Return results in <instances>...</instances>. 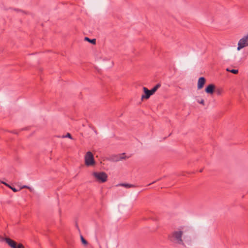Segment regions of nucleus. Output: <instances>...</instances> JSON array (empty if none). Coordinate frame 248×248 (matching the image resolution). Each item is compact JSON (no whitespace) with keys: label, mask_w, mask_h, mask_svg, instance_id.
<instances>
[{"label":"nucleus","mask_w":248,"mask_h":248,"mask_svg":"<svg viewBox=\"0 0 248 248\" xmlns=\"http://www.w3.org/2000/svg\"><path fill=\"white\" fill-rule=\"evenodd\" d=\"M92 175L94 178L95 181L99 183H105L108 179V175L106 173L103 171L93 172Z\"/></svg>","instance_id":"1"},{"label":"nucleus","mask_w":248,"mask_h":248,"mask_svg":"<svg viewBox=\"0 0 248 248\" xmlns=\"http://www.w3.org/2000/svg\"><path fill=\"white\" fill-rule=\"evenodd\" d=\"M183 232L180 230H177L172 233L170 236V240L175 243L182 244L183 241L182 239V235Z\"/></svg>","instance_id":"2"},{"label":"nucleus","mask_w":248,"mask_h":248,"mask_svg":"<svg viewBox=\"0 0 248 248\" xmlns=\"http://www.w3.org/2000/svg\"><path fill=\"white\" fill-rule=\"evenodd\" d=\"M160 86L161 84L160 83H158L150 90H148L146 87H143V91L145 94L142 95L141 96V98H149L150 96L153 95Z\"/></svg>","instance_id":"3"},{"label":"nucleus","mask_w":248,"mask_h":248,"mask_svg":"<svg viewBox=\"0 0 248 248\" xmlns=\"http://www.w3.org/2000/svg\"><path fill=\"white\" fill-rule=\"evenodd\" d=\"M84 160L85 164L87 166H93L95 164L93 155L92 153L90 151L86 153L84 156Z\"/></svg>","instance_id":"4"},{"label":"nucleus","mask_w":248,"mask_h":248,"mask_svg":"<svg viewBox=\"0 0 248 248\" xmlns=\"http://www.w3.org/2000/svg\"><path fill=\"white\" fill-rule=\"evenodd\" d=\"M246 46H248V33L239 41L237 49L240 50Z\"/></svg>","instance_id":"5"},{"label":"nucleus","mask_w":248,"mask_h":248,"mask_svg":"<svg viewBox=\"0 0 248 248\" xmlns=\"http://www.w3.org/2000/svg\"><path fill=\"white\" fill-rule=\"evenodd\" d=\"M4 240L12 248H24L22 244H19L17 245L15 241L9 238H5Z\"/></svg>","instance_id":"6"},{"label":"nucleus","mask_w":248,"mask_h":248,"mask_svg":"<svg viewBox=\"0 0 248 248\" xmlns=\"http://www.w3.org/2000/svg\"><path fill=\"white\" fill-rule=\"evenodd\" d=\"M205 83V79L204 77H200L198 81L197 88L198 90L202 89Z\"/></svg>","instance_id":"7"},{"label":"nucleus","mask_w":248,"mask_h":248,"mask_svg":"<svg viewBox=\"0 0 248 248\" xmlns=\"http://www.w3.org/2000/svg\"><path fill=\"white\" fill-rule=\"evenodd\" d=\"M215 89V86L211 84L206 87L205 91L206 93L212 94L214 93Z\"/></svg>","instance_id":"8"},{"label":"nucleus","mask_w":248,"mask_h":248,"mask_svg":"<svg viewBox=\"0 0 248 248\" xmlns=\"http://www.w3.org/2000/svg\"><path fill=\"white\" fill-rule=\"evenodd\" d=\"M118 186H124L127 188L135 187V186L133 185L125 183L120 184L118 185Z\"/></svg>","instance_id":"9"},{"label":"nucleus","mask_w":248,"mask_h":248,"mask_svg":"<svg viewBox=\"0 0 248 248\" xmlns=\"http://www.w3.org/2000/svg\"><path fill=\"white\" fill-rule=\"evenodd\" d=\"M214 93L217 95H220L223 93V90L221 88H217L215 89L214 91Z\"/></svg>","instance_id":"10"},{"label":"nucleus","mask_w":248,"mask_h":248,"mask_svg":"<svg viewBox=\"0 0 248 248\" xmlns=\"http://www.w3.org/2000/svg\"><path fill=\"white\" fill-rule=\"evenodd\" d=\"M2 184H4L5 186H8V187H9L10 188H11L14 192H16L18 191H19V190L16 189V188L15 187H13L11 186H10V185H9L8 184H7V183H5V182H1Z\"/></svg>","instance_id":"11"},{"label":"nucleus","mask_w":248,"mask_h":248,"mask_svg":"<svg viewBox=\"0 0 248 248\" xmlns=\"http://www.w3.org/2000/svg\"><path fill=\"white\" fill-rule=\"evenodd\" d=\"M226 70L228 72H230L234 74H236L238 73L237 69H230V68H227Z\"/></svg>","instance_id":"12"},{"label":"nucleus","mask_w":248,"mask_h":248,"mask_svg":"<svg viewBox=\"0 0 248 248\" xmlns=\"http://www.w3.org/2000/svg\"><path fill=\"white\" fill-rule=\"evenodd\" d=\"M85 39L86 40H87L88 41L91 42V43H92L93 44H95V42H96V40L95 39H92L91 40L90 39H89V38L88 37H85Z\"/></svg>","instance_id":"13"},{"label":"nucleus","mask_w":248,"mask_h":248,"mask_svg":"<svg viewBox=\"0 0 248 248\" xmlns=\"http://www.w3.org/2000/svg\"><path fill=\"white\" fill-rule=\"evenodd\" d=\"M80 239H81V241L83 244H84L85 245H87V244H88L87 241L84 238V237H83V236L82 235H80Z\"/></svg>","instance_id":"14"},{"label":"nucleus","mask_w":248,"mask_h":248,"mask_svg":"<svg viewBox=\"0 0 248 248\" xmlns=\"http://www.w3.org/2000/svg\"><path fill=\"white\" fill-rule=\"evenodd\" d=\"M62 138H68L71 139H72L71 134L69 133H67L65 136H63Z\"/></svg>","instance_id":"15"},{"label":"nucleus","mask_w":248,"mask_h":248,"mask_svg":"<svg viewBox=\"0 0 248 248\" xmlns=\"http://www.w3.org/2000/svg\"><path fill=\"white\" fill-rule=\"evenodd\" d=\"M197 102H198L199 103L201 104H202V105H204V100H203V99H202V100H198V101H197Z\"/></svg>","instance_id":"16"},{"label":"nucleus","mask_w":248,"mask_h":248,"mask_svg":"<svg viewBox=\"0 0 248 248\" xmlns=\"http://www.w3.org/2000/svg\"><path fill=\"white\" fill-rule=\"evenodd\" d=\"M26 187H27V186H22V188H26Z\"/></svg>","instance_id":"17"}]
</instances>
